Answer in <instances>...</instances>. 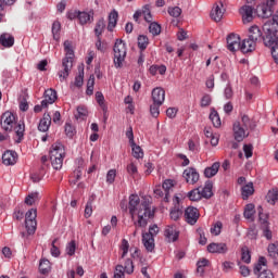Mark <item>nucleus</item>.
I'll return each instance as SVG.
<instances>
[{
  "mask_svg": "<svg viewBox=\"0 0 278 278\" xmlns=\"http://www.w3.org/2000/svg\"><path fill=\"white\" fill-rule=\"evenodd\" d=\"M188 198L190 199V201H201V199H203L201 195V188L189 191Z\"/></svg>",
  "mask_w": 278,
  "mask_h": 278,
  "instance_id": "obj_46",
  "label": "nucleus"
},
{
  "mask_svg": "<svg viewBox=\"0 0 278 278\" xmlns=\"http://www.w3.org/2000/svg\"><path fill=\"white\" fill-rule=\"evenodd\" d=\"M149 31L152 36H160L162 34V26L157 22H151L149 25Z\"/></svg>",
  "mask_w": 278,
  "mask_h": 278,
  "instance_id": "obj_42",
  "label": "nucleus"
},
{
  "mask_svg": "<svg viewBox=\"0 0 278 278\" xmlns=\"http://www.w3.org/2000/svg\"><path fill=\"white\" fill-rule=\"evenodd\" d=\"M223 230V223L222 222H217L214 224L213 227H211V233L213 236H220V231Z\"/></svg>",
  "mask_w": 278,
  "mask_h": 278,
  "instance_id": "obj_60",
  "label": "nucleus"
},
{
  "mask_svg": "<svg viewBox=\"0 0 278 278\" xmlns=\"http://www.w3.org/2000/svg\"><path fill=\"white\" fill-rule=\"evenodd\" d=\"M71 71H73V62L68 61V59L63 60L61 70L58 73L60 81H66L68 75H71Z\"/></svg>",
  "mask_w": 278,
  "mask_h": 278,
  "instance_id": "obj_10",
  "label": "nucleus"
},
{
  "mask_svg": "<svg viewBox=\"0 0 278 278\" xmlns=\"http://www.w3.org/2000/svg\"><path fill=\"white\" fill-rule=\"evenodd\" d=\"M50 161L54 170H62V166H64V157H50Z\"/></svg>",
  "mask_w": 278,
  "mask_h": 278,
  "instance_id": "obj_39",
  "label": "nucleus"
},
{
  "mask_svg": "<svg viewBox=\"0 0 278 278\" xmlns=\"http://www.w3.org/2000/svg\"><path fill=\"white\" fill-rule=\"evenodd\" d=\"M275 3H277V0H266V2L258 4L255 9L256 16H258V18H270Z\"/></svg>",
  "mask_w": 278,
  "mask_h": 278,
  "instance_id": "obj_4",
  "label": "nucleus"
},
{
  "mask_svg": "<svg viewBox=\"0 0 278 278\" xmlns=\"http://www.w3.org/2000/svg\"><path fill=\"white\" fill-rule=\"evenodd\" d=\"M160 106H162V104H157L155 102L150 106V114L153 118H157L160 116Z\"/></svg>",
  "mask_w": 278,
  "mask_h": 278,
  "instance_id": "obj_58",
  "label": "nucleus"
},
{
  "mask_svg": "<svg viewBox=\"0 0 278 278\" xmlns=\"http://www.w3.org/2000/svg\"><path fill=\"white\" fill-rule=\"evenodd\" d=\"M123 268H124V271L127 275L134 274V261H131L130 258L126 260V262L124 263Z\"/></svg>",
  "mask_w": 278,
  "mask_h": 278,
  "instance_id": "obj_54",
  "label": "nucleus"
},
{
  "mask_svg": "<svg viewBox=\"0 0 278 278\" xmlns=\"http://www.w3.org/2000/svg\"><path fill=\"white\" fill-rule=\"evenodd\" d=\"M199 216H201V214L197 207L188 206L185 211V220L188 225H197Z\"/></svg>",
  "mask_w": 278,
  "mask_h": 278,
  "instance_id": "obj_11",
  "label": "nucleus"
},
{
  "mask_svg": "<svg viewBox=\"0 0 278 278\" xmlns=\"http://www.w3.org/2000/svg\"><path fill=\"white\" fill-rule=\"evenodd\" d=\"M182 177L187 184L194 186L199 181L200 175L194 167H187L182 173Z\"/></svg>",
  "mask_w": 278,
  "mask_h": 278,
  "instance_id": "obj_12",
  "label": "nucleus"
},
{
  "mask_svg": "<svg viewBox=\"0 0 278 278\" xmlns=\"http://www.w3.org/2000/svg\"><path fill=\"white\" fill-rule=\"evenodd\" d=\"M213 187L214 185L212 184V181H206L204 188H200V193L203 199H212V197L214 195V193L212 192Z\"/></svg>",
  "mask_w": 278,
  "mask_h": 278,
  "instance_id": "obj_28",
  "label": "nucleus"
},
{
  "mask_svg": "<svg viewBox=\"0 0 278 278\" xmlns=\"http://www.w3.org/2000/svg\"><path fill=\"white\" fill-rule=\"evenodd\" d=\"M94 199L90 198L86 204L85 207V218H90V216H92V203H93Z\"/></svg>",
  "mask_w": 278,
  "mask_h": 278,
  "instance_id": "obj_56",
  "label": "nucleus"
},
{
  "mask_svg": "<svg viewBox=\"0 0 278 278\" xmlns=\"http://www.w3.org/2000/svg\"><path fill=\"white\" fill-rule=\"evenodd\" d=\"M144 236H151V238L155 239V236H157V233H160V228L157 227V225H152L149 227V232H142Z\"/></svg>",
  "mask_w": 278,
  "mask_h": 278,
  "instance_id": "obj_61",
  "label": "nucleus"
},
{
  "mask_svg": "<svg viewBox=\"0 0 278 278\" xmlns=\"http://www.w3.org/2000/svg\"><path fill=\"white\" fill-rule=\"evenodd\" d=\"M96 100L97 103H99L100 108L103 110V112H108V106L105 105V98L103 97V93L96 92Z\"/></svg>",
  "mask_w": 278,
  "mask_h": 278,
  "instance_id": "obj_51",
  "label": "nucleus"
},
{
  "mask_svg": "<svg viewBox=\"0 0 278 278\" xmlns=\"http://www.w3.org/2000/svg\"><path fill=\"white\" fill-rule=\"evenodd\" d=\"M239 13L242 17V22L244 23V25H247V23H253V18H255V9H253V7L245 4L243 7L240 8Z\"/></svg>",
  "mask_w": 278,
  "mask_h": 278,
  "instance_id": "obj_8",
  "label": "nucleus"
},
{
  "mask_svg": "<svg viewBox=\"0 0 278 278\" xmlns=\"http://www.w3.org/2000/svg\"><path fill=\"white\" fill-rule=\"evenodd\" d=\"M87 94L91 96L94 92V75H90L87 81Z\"/></svg>",
  "mask_w": 278,
  "mask_h": 278,
  "instance_id": "obj_57",
  "label": "nucleus"
},
{
  "mask_svg": "<svg viewBox=\"0 0 278 278\" xmlns=\"http://www.w3.org/2000/svg\"><path fill=\"white\" fill-rule=\"evenodd\" d=\"M254 192H255V188L253 187V182H248L247 185H244L241 188V197L243 201H247V199H249V197H252Z\"/></svg>",
  "mask_w": 278,
  "mask_h": 278,
  "instance_id": "obj_26",
  "label": "nucleus"
},
{
  "mask_svg": "<svg viewBox=\"0 0 278 278\" xmlns=\"http://www.w3.org/2000/svg\"><path fill=\"white\" fill-rule=\"evenodd\" d=\"M38 195H39L38 192H33V193L28 194L25 198L26 205H34V203H36V201H38Z\"/></svg>",
  "mask_w": 278,
  "mask_h": 278,
  "instance_id": "obj_55",
  "label": "nucleus"
},
{
  "mask_svg": "<svg viewBox=\"0 0 278 278\" xmlns=\"http://www.w3.org/2000/svg\"><path fill=\"white\" fill-rule=\"evenodd\" d=\"M65 251L70 255V257H73V255H75V251H77V243H75V240H72L67 243Z\"/></svg>",
  "mask_w": 278,
  "mask_h": 278,
  "instance_id": "obj_52",
  "label": "nucleus"
},
{
  "mask_svg": "<svg viewBox=\"0 0 278 278\" xmlns=\"http://www.w3.org/2000/svg\"><path fill=\"white\" fill-rule=\"evenodd\" d=\"M267 253H268L269 257H273V260H277V257H278V241H275L274 243L268 244Z\"/></svg>",
  "mask_w": 278,
  "mask_h": 278,
  "instance_id": "obj_35",
  "label": "nucleus"
},
{
  "mask_svg": "<svg viewBox=\"0 0 278 278\" xmlns=\"http://www.w3.org/2000/svg\"><path fill=\"white\" fill-rule=\"evenodd\" d=\"M241 260L245 264H251V252H249V248L243 247L241 249Z\"/></svg>",
  "mask_w": 278,
  "mask_h": 278,
  "instance_id": "obj_50",
  "label": "nucleus"
},
{
  "mask_svg": "<svg viewBox=\"0 0 278 278\" xmlns=\"http://www.w3.org/2000/svg\"><path fill=\"white\" fill-rule=\"evenodd\" d=\"M113 51L115 68H123V62H125V59L127 58V46L125 45V41H123V39H116Z\"/></svg>",
  "mask_w": 278,
  "mask_h": 278,
  "instance_id": "obj_3",
  "label": "nucleus"
},
{
  "mask_svg": "<svg viewBox=\"0 0 278 278\" xmlns=\"http://www.w3.org/2000/svg\"><path fill=\"white\" fill-rule=\"evenodd\" d=\"M147 218H153V211H151V202L143 200L139 204L138 220L135 222V227H147V225H149Z\"/></svg>",
  "mask_w": 278,
  "mask_h": 278,
  "instance_id": "obj_2",
  "label": "nucleus"
},
{
  "mask_svg": "<svg viewBox=\"0 0 278 278\" xmlns=\"http://www.w3.org/2000/svg\"><path fill=\"white\" fill-rule=\"evenodd\" d=\"M14 3H16V0H0V23L3 21V16H5L3 13L5 5H14Z\"/></svg>",
  "mask_w": 278,
  "mask_h": 278,
  "instance_id": "obj_40",
  "label": "nucleus"
},
{
  "mask_svg": "<svg viewBox=\"0 0 278 278\" xmlns=\"http://www.w3.org/2000/svg\"><path fill=\"white\" fill-rule=\"evenodd\" d=\"M166 99V91L163 88L156 87L152 90V101L157 105H163Z\"/></svg>",
  "mask_w": 278,
  "mask_h": 278,
  "instance_id": "obj_15",
  "label": "nucleus"
},
{
  "mask_svg": "<svg viewBox=\"0 0 278 278\" xmlns=\"http://www.w3.org/2000/svg\"><path fill=\"white\" fill-rule=\"evenodd\" d=\"M225 14V9H223V3L220 5L215 4L211 11V18L215 21V23H220L223 21V16Z\"/></svg>",
  "mask_w": 278,
  "mask_h": 278,
  "instance_id": "obj_18",
  "label": "nucleus"
},
{
  "mask_svg": "<svg viewBox=\"0 0 278 278\" xmlns=\"http://www.w3.org/2000/svg\"><path fill=\"white\" fill-rule=\"evenodd\" d=\"M131 150H132V156L136 157V160H142L144 157V152L142 151V148L140 146H137L136 143H130Z\"/></svg>",
  "mask_w": 278,
  "mask_h": 278,
  "instance_id": "obj_37",
  "label": "nucleus"
},
{
  "mask_svg": "<svg viewBox=\"0 0 278 278\" xmlns=\"http://www.w3.org/2000/svg\"><path fill=\"white\" fill-rule=\"evenodd\" d=\"M233 137L237 142H242L248 136L249 132L245 130V128L242 127V124L240 122H235L232 126Z\"/></svg>",
  "mask_w": 278,
  "mask_h": 278,
  "instance_id": "obj_13",
  "label": "nucleus"
},
{
  "mask_svg": "<svg viewBox=\"0 0 278 278\" xmlns=\"http://www.w3.org/2000/svg\"><path fill=\"white\" fill-rule=\"evenodd\" d=\"M167 12L173 18H179L181 16V8L179 7H169Z\"/></svg>",
  "mask_w": 278,
  "mask_h": 278,
  "instance_id": "obj_53",
  "label": "nucleus"
},
{
  "mask_svg": "<svg viewBox=\"0 0 278 278\" xmlns=\"http://www.w3.org/2000/svg\"><path fill=\"white\" fill-rule=\"evenodd\" d=\"M58 99V92L53 89H48L45 91V99L42 100V105H53Z\"/></svg>",
  "mask_w": 278,
  "mask_h": 278,
  "instance_id": "obj_21",
  "label": "nucleus"
},
{
  "mask_svg": "<svg viewBox=\"0 0 278 278\" xmlns=\"http://www.w3.org/2000/svg\"><path fill=\"white\" fill-rule=\"evenodd\" d=\"M142 243L148 253L155 251V239L151 235L142 233Z\"/></svg>",
  "mask_w": 278,
  "mask_h": 278,
  "instance_id": "obj_19",
  "label": "nucleus"
},
{
  "mask_svg": "<svg viewBox=\"0 0 278 278\" xmlns=\"http://www.w3.org/2000/svg\"><path fill=\"white\" fill-rule=\"evenodd\" d=\"M172 220H178L184 216V208L181 206H174L169 213Z\"/></svg>",
  "mask_w": 278,
  "mask_h": 278,
  "instance_id": "obj_36",
  "label": "nucleus"
},
{
  "mask_svg": "<svg viewBox=\"0 0 278 278\" xmlns=\"http://www.w3.org/2000/svg\"><path fill=\"white\" fill-rule=\"evenodd\" d=\"M37 217L38 211L36 208H30L25 215L26 230L29 236L36 233V227H38V222H36Z\"/></svg>",
  "mask_w": 278,
  "mask_h": 278,
  "instance_id": "obj_7",
  "label": "nucleus"
},
{
  "mask_svg": "<svg viewBox=\"0 0 278 278\" xmlns=\"http://www.w3.org/2000/svg\"><path fill=\"white\" fill-rule=\"evenodd\" d=\"M39 270L42 275H47V273L51 270V263L49 262V260L43 258L40 261Z\"/></svg>",
  "mask_w": 278,
  "mask_h": 278,
  "instance_id": "obj_43",
  "label": "nucleus"
},
{
  "mask_svg": "<svg viewBox=\"0 0 278 278\" xmlns=\"http://www.w3.org/2000/svg\"><path fill=\"white\" fill-rule=\"evenodd\" d=\"M51 127V115L49 113H45L43 117L40 119L38 129L39 131H49Z\"/></svg>",
  "mask_w": 278,
  "mask_h": 278,
  "instance_id": "obj_23",
  "label": "nucleus"
},
{
  "mask_svg": "<svg viewBox=\"0 0 278 278\" xmlns=\"http://www.w3.org/2000/svg\"><path fill=\"white\" fill-rule=\"evenodd\" d=\"M163 191L165 192L164 201L168 203L170 199V192H173V180H166L163 182Z\"/></svg>",
  "mask_w": 278,
  "mask_h": 278,
  "instance_id": "obj_32",
  "label": "nucleus"
},
{
  "mask_svg": "<svg viewBox=\"0 0 278 278\" xmlns=\"http://www.w3.org/2000/svg\"><path fill=\"white\" fill-rule=\"evenodd\" d=\"M0 45L5 49H10V47H14V36L3 33L0 35Z\"/></svg>",
  "mask_w": 278,
  "mask_h": 278,
  "instance_id": "obj_24",
  "label": "nucleus"
},
{
  "mask_svg": "<svg viewBox=\"0 0 278 278\" xmlns=\"http://www.w3.org/2000/svg\"><path fill=\"white\" fill-rule=\"evenodd\" d=\"M262 229L264 238H266V240H273V231L270 230L266 219L263 220Z\"/></svg>",
  "mask_w": 278,
  "mask_h": 278,
  "instance_id": "obj_41",
  "label": "nucleus"
},
{
  "mask_svg": "<svg viewBox=\"0 0 278 278\" xmlns=\"http://www.w3.org/2000/svg\"><path fill=\"white\" fill-rule=\"evenodd\" d=\"M254 214H255V205L248 204L243 212L244 218H247L248 220H253Z\"/></svg>",
  "mask_w": 278,
  "mask_h": 278,
  "instance_id": "obj_38",
  "label": "nucleus"
},
{
  "mask_svg": "<svg viewBox=\"0 0 278 278\" xmlns=\"http://www.w3.org/2000/svg\"><path fill=\"white\" fill-rule=\"evenodd\" d=\"M50 157H66V150L64 149V144L60 142L53 143L50 149Z\"/></svg>",
  "mask_w": 278,
  "mask_h": 278,
  "instance_id": "obj_14",
  "label": "nucleus"
},
{
  "mask_svg": "<svg viewBox=\"0 0 278 278\" xmlns=\"http://www.w3.org/2000/svg\"><path fill=\"white\" fill-rule=\"evenodd\" d=\"M116 179V170L110 169L106 174V184H112Z\"/></svg>",
  "mask_w": 278,
  "mask_h": 278,
  "instance_id": "obj_64",
  "label": "nucleus"
},
{
  "mask_svg": "<svg viewBox=\"0 0 278 278\" xmlns=\"http://www.w3.org/2000/svg\"><path fill=\"white\" fill-rule=\"evenodd\" d=\"M64 51H65V58L63 60H67V62L73 63V59L75 58V52L73 51V46L71 45V41L68 40L64 41Z\"/></svg>",
  "mask_w": 278,
  "mask_h": 278,
  "instance_id": "obj_29",
  "label": "nucleus"
},
{
  "mask_svg": "<svg viewBox=\"0 0 278 278\" xmlns=\"http://www.w3.org/2000/svg\"><path fill=\"white\" fill-rule=\"evenodd\" d=\"M0 125L3 131H15L18 138L16 142H21L23 140V136H25V124L17 123L16 115H14V113L10 111L4 112L1 116Z\"/></svg>",
  "mask_w": 278,
  "mask_h": 278,
  "instance_id": "obj_1",
  "label": "nucleus"
},
{
  "mask_svg": "<svg viewBox=\"0 0 278 278\" xmlns=\"http://www.w3.org/2000/svg\"><path fill=\"white\" fill-rule=\"evenodd\" d=\"M267 263L268 261L266 257L261 256L257 264L254 265L253 273L254 275H258L257 278H275L273 271H270V269H266Z\"/></svg>",
  "mask_w": 278,
  "mask_h": 278,
  "instance_id": "obj_5",
  "label": "nucleus"
},
{
  "mask_svg": "<svg viewBox=\"0 0 278 278\" xmlns=\"http://www.w3.org/2000/svg\"><path fill=\"white\" fill-rule=\"evenodd\" d=\"M241 127L249 131V129H253L255 127V122L248 117V115L241 116Z\"/></svg>",
  "mask_w": 278,
  "mask_h": 278,
  "instance_id": "obj_33",
  "label": "nucleus"
},
{
  "mask_svg": "<svg viewBox=\"0 0 278 278\" xmlns=\"http://www.w3.org/2000/svg\"><path fill=\"white\" fill-rule=\"evenodd\" d=\"M138 47L141 51H144L149 47V37L141 35L138 37Z\"/></svg>",
  "mask_w": 278,
  "mask_h": 278,
  "instance_id": "obj_49",
  "label": "nucleus"
},
{
  "mask_svg": "<svg viewBox=\"0 0 278 278\" xmlns=\"http://www.w3.org/2000/svg\"><path fill=\"white\" fill-rule=\"evenodd\" d=\"M119 249L122 251L121 258L125 260L129 253V241H127V239H123Z\"/></svg>",
  "mask_w": 278,
  "mask_h": 278,
  "instance_id": "obj_48",
  "label": "nucleus"
},
{
  "mask_svg": "<svg viewBox=\"0 0 278 278\" xmlns=\"http://www.w3.org/2000/svg\"><path fill=\"white\" fill-rule=\"evenodd\" d=\"M264 36H262V29H260L257 26H252L250 27L249 29V38L250 39V45H249V48L250 49H247V46H243V50L244 51H248V50H251V49H255V47H257V42H264Z\"/></svg>",
  "mask_w": 278,
  "mask_h": 278,
  "instance_id": "obj_6",
  "label": "nucleus"
},
{
  "mask_svg": "<svg viewBox=\"0 0 278 278\" xmlns=\"http://www.w3.org/2000/svg\"><path fill=\"white\" fill-rule=\"evenodd\" d=\"M265 199H266L267 203H269V205H276L277 201H278V189L273 188V189L268 190Z\"/></svg>",
  "mask_w": 278,
  "mask_h": 278,
  "instance_id": "obj_30",
  "label": "nucleus"
},
{
  "mask_svg": "<svg viewBox=\"0 0 278 278\" xmlns=\"http://www.w3.org/2000/svg\"><path fill=\"white\" fill-rule=\"evenodd\" d=\"M113 278H125V268L123 265H116Z\"/></svg>",
  "mask_w": 278,
  "mask_h": 278,
  "instance_id": "obj_62",
  "label": "nucleus"
},
{
  "mask_svg": "<svg viewBox=\"0 0 278 278\" xmlns=\"http://www.w3.org/2000/svg\"><path fill=\"white\" fill-rule=\"evenodd\" d=\"M75 86L81 88L84 86V68L78 71V75L75 77Z\"/></svg>",
  "mask_w": 278,
  "mask_h": 278,
  "instance_id": "obj_59",
  "label": "nucleus"
},
{
  "mask_svg": "<svg viewBox=\"0 0 278 278\" xmlns=\"http://www.w3.org/2000/svg\"><path fill=\"white\" fill-rule=\"evenodd\" d=\"M116 23H118V12L116 10H113L109 15L108 30L114 31V27H116Z\"/></svg>",
  "mask_w": 278,
  "mask_h": 278,
  "instance_id": "obj_31",
  "label": "nucleus"
},
{
  "mask_svg": "<svg viewBox=\"0 0 278 278\" xmlns=\"http://www.w3.org/2000/svg\"><path fill=\"white\" fill-rule=\"evenodd\" d=\"M210 119L212 121L214 127H220L222 122H220V115H218V112L216 110H212L210 114Z\"/></svg>",
  "mask_w": 278,
  "mask_h": 278,
  "instance_id": "obj_44",
  "label": "nucleus"
},
{
  "mask_svg": "<svg viewBox=\"0 0 278 278\" xmlns=\"http://www.w3.org/2000/svg\"><path fill=\"white\" fill-rule=\"evenodd\" d=\"M208 253H219L225 254L228 251L226 243H211L207 245Z\"/></svg>",
  "mask_w": 278,
  "mask_h": 278,
  "instance_id": "obj_22",
  "label": "nucleus"
},
{
  "mask_svg": "<svg viewBox=\"0 0 278 278\" xmlns=\"http://www.w3.org/2000/svg\"><path fill=\"white\" fill-rule=\"evenodd\" d=\"M78 21L80 25H87V23H92L94 21V12H81L78 14Z\"/></svg>",
  "mask_w": 278,
  "mask_h": 278,
  "instance_id": "obj_27",
  "label": "nucleus"
},
{
  "mask_svg": "<svg viewBox=\"0 0 278 278\" xmlns=\"http://www.w3.org/2000/svg\"><path fill=\"white\" fill-rule=\"evenodd\" d=\"M212 104V96L204 94L201 99V108H208Z\"/></svg>",
  "mask_w": 278,
  "mask_h": 278,
  "instance_id": "obj_63",
  "label": "nucleus"
},
{
  "mask_svg": "<svg viewBox=\"0 0 278 278\" xmlns=\"http://www.w3.org/2000/svg\"><path fill=\"white\" fill-rule=\"evenodd\" d=\"M219 168H220L219 162L213 163L212 166L206 167L204 169V177H206L207 179H212V177H215V175H218Z\"/></svg>",
  "mask_w": 278,
  "mask_h": 278,
  "instance_id": "obj_25",
  "label": "nucleus"
},
{
  "mask_svg": "<svg viewBox=\"0 0 278 278\" xmlns=\"http://www.w3.org/2000/svg\"><path fill=\"white\" fill-rule=\"evenodd\" d=\"M164 236L167 242H177V240H179V232L175 226H167L165 228Z\"/></svg>",
  "mask_w": 278,
  "mask_h": 278,
  "instance_id": "obj_16",
  "label": "nucleus"
},
{
  "mask_svg": "<svg viewBox=\"0 0 278 278\" xmlns=\"http://www.w3.org/2000/svg\"><path fill=\"white\" fill-rule=\"evenodd\" d=\"M138 205H140V197L137 194H131L129 197L128 210L131 218L136 216V212H138Z\"/></svg>",
  "mask_w": 278,
  "mask_h": 278,
  "instance_id": "obj_17",
  "label": "nucleus"
},
{
  "mask_svg": "<svg viewBox=\"0 0 278 278\" xmlns=\"http://www.w3.org/2000/svg\"><path fill=\"white\" fill-rule=\"evenodd\" d=\"M75 118H77V121H86V118H88V109L84 105L78 106L75 113Z\"/></svg>",
  "mask_w": 278,
  "mask_h": 278,
  "instance_id": "obj_34",
  "label": "nucleus"
},
{
  "mask_svg": "<svg viewBox=\"0 0 278 278\" xmlns=\"http://www.w3.org/2000/svg\"><path fill=\"white\" fill-rule=\"evenodd\" d=\"M62 29V24L59 21L53 22L52 24V35L54 40H60V31Z\"/></svg>",
  "mask_w": 278,
  "mask_h": 278,
  "instance_id": "obj_45",
  "label": "nucleus"
},
{
  "mask_svg": "<svg viewBox=\"0 0 278 278\" xmlns=\"http://www.w3.org/2000/svg\"><path fill=\"white\" fill-rule=\"evenodd\" d=\"M242 42L240 41V35L238 34H230L227 37V49L230 50L232 53L236 51H240Z\"/></svg>",
  "mask_w": 278,
  "mask_h": 278,
  "instance_id": "obj_9",
  "label": "nucleus"
},
{
  "mask_svg": "<svg viewBox=\"0 0 278 278\" xmlns=\"http://www.w3.org/2000/svg\"><path fill=\"white\" fill-rule=\"evenodd\" d=\"M104 29H105V21L99 20L94 27V34L97 38H101V34H103Z\"/></svg>",
  "mask_w": 278,
  "mask_h": 278,
  "instance_id": "obj_47",
  "label": "nucleus"
},
{
  "mask_svg": "<svg viewBox=\"0 0 278 278\" xmlns=\"http://www.w3.org/2000/svg\"><path fill=\"white\" fill-rule=\"evenodd\" d=\"M2 163L5 166H14V164H16V152L10 150L5 151L2 154Z\"/></svg>",
  "mask_w": 278,
  "mask_h": 278,
  "instance_id": "obj_20",
  "label": "nucleus"
}]
</instances>
